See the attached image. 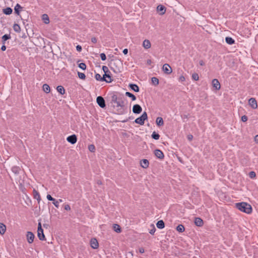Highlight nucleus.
<instances>
[{
  "instance_id": "f257e3e1",
  "label": "nucleus",
  "mask_w": 258,
  "mask_h": 258,
  "mask_svg": "<svg viewBox=\"0 0 258 258\" xmlns=\"http://www.w3.org/2000/svg\"><path fill=\"white\" fill-rule=\"evenodd\" d=\"M111 103L112 104H116V107H120V109H117L118 114H123V112L122 109L125 106L124 98L123 97H117V95L113 94L111 96Z\"/></svg>"
},
{
  "instance_id": "f03ea898",
  "label": "nucleus",
  "mask_w": 258,
  "mask_h": 258,
  "mask_svg": "<svg viewBox=\"0 0 258 258\" xmlns=\"http://www.w3.org/2000/svg\"><path fill=\"white\" fill-rule=\"evenodd\" d=\"M236 207L240 211L247 214H250L252 212L251 205L245 202L236 203Z\"/></svg>"
},
{
  "instance_id": "7ed1b4c3",
  "label": "nucleus",
  "mask_w": 258,
  "mask_h": 258,
  "mask_svg": "<svg viewBox=\"0 0 258 258\" xmlns=\"http://www.w3.org/2000/svg\"><path fill=\"white\" fill-rule=\"evenodd\" d=\"M109 67L116 74L121 72V63L119 60H112L109 64Z\"/></svg>"
},
{
  "instance_id": "20e7f679",
  "label": "nucleus",
  "mask_w": 258,
  "mask_h": 258,
  "mask_svg": "<svg viewBox=\"0 0 258 258\" xmlns=\"http://www.w3.org/2000/svg\"><path fill=\"white\" fill-rule=\"evenodd\" d=\"M147 118L148 115L147 112H144L141 116L135 119V122L140 125H143L145 123V120L147 119Z\"/></svg>"
},
{
  "instance_id": "39448f33",
  "label": "nucleus",
  "mask_w": 258,
  "mask_h": 258,
  "mask_svg": "<svg viewBox=\"0 0 258 258\" xmlns=\"http://www.w3.org/2000/svg\"><path fill=\"white\" fill-rule=\"evenodd\" d=\"M96 102L98 105L102 108H104L106 106L105 102L104 99L101 96H98L96 98Z\"/></svg>"
},
{
  "instance_id": "423d86ee",
  "label": "nucleus",
  "mask_w": 258,
  "mask_h": 258,
  "mask_svg": "<svg viewBox=\"0 0 258 258\" xmlns=\"http://www.w3.org/2000/svg\"><path fill=\"white\" fill-rule=\"evenodd\" d=\"M162 70L164 73L167 75L170 74L172 72L171 67L167 63H165L163 64Z\"/></svg>"
},
{
  "instance_id": "0eeeda50",
  "label": "nucleus",
  "mask_w": 258,
  "mask_h": 258,
  "mask_svg": "<svg viewBox=\"0 0 258 258\" xmlns=\"http://www.w3.org/2000/svg\"><path fill=\"white\" fill-rule=\"evenodd\" d=\"M154 154L157 158L160 160H162L164 158V155L163 152L159 149L155 150Z\"/></svg>"
},
{
  "instance_id": "6e6552de",
  "label": "nucleus",
  "mask_w": 258,
  "mask_h": 258,
  "mask_svg": "<svg viewBox=\"0 0 258 258\" xmlns=\"http://www.w3.org/2000/svg\"><path fill=\"white\" fill-rule=\"evenodd\" d=\"M67 140L71 144H75L77 141V137L76 135L74 134L68 137Z\"/></svg>"
},
{
  "instance_id": "1a4fd4ad",
  "label": "nucleus",
  "mask_w": 258,
  "mask_h": 258,
  "mask_svg": "<svg viewBox=\"0 0 258 258\" xmlns=\"http://www.w3.org/2000/svg\"><path fill=\"white\" fill-rule=\"evenodd\" d=\"M26 237L27 241L29 243H32L33 242L35 236L32 232H27Z\"/></svg>"
},
{
  "instance_id": "9d476101",
  "label": "nucleus",
  "mask_w": 258,
  "mask_h": 258,
  "mask_svg": "<svg viewBox=\"0 0 258 258\" xmlns=\"http://www.w3.org/2000/svg\"><path fill=\"white\" fill-rule=\"evenodd\" d=\"M248 103L252 109H256L257 107V102L254 98H250L248 100Z\"/></svg>"
},
{
  "instance_id": "9b49d317",
  "label": "nucleus",
  "mask_w": 258,
  "mask_h": 258,
  "mask_svg": "<svg viewBox=\"0 0 258 258\" xmlns=\"http://www.w3.org/2000/svg\"><path fill=\"white\" fill-rule=\"evenodd\" d=\"M142 111L141 106L139 104H135L133 107V112L135 114H139Z\"/></svg>"
},
{
  "instance_id": "f8f14e48",
  "label": "nucleus",
  "mask_w": 258,
  "mask_h": 258,
  "mask_svg": "<svg viewBox=\"0 0 258 258\" xmlns=\"http://www.w3.org/2000/svg\"><path fill=\"white\" fill-rule=\"evenodd\" d=\"M90 245L92 248L97 249L99 246L98 241L96 238H92L90 240Z\"/></svg>"
},
{
  "instance_id": "ddd939ff",
  "label": "nucleus",
  "mask_w": 258,
  "mask_h": 258,
  "mask_svg": "<svg viewBox=\"0 0 258 258\" xmlns=\"http://www.w3.org/2000/svg\"><path fill=\"white\" fill-rule=\"evenodd\" d=\"M166 8L163 5H159L157 7V11L160 12V15H163L166 12Z\"/></svg>"
},
{
  "instance_id": "4468645a",
  "label": "nucleus",
  "mask_w": 258,
  "mask_h": 258,
  "mask_svg": "<svg viewBox=\"0 0 258 258\" xmlns=\"http://www.w3.org/2000/svg\"><path fill=\"white\" fill-rule=\"evenodd\" d=\"M212 85L217 90L220 89V84L219 81L216 79H214L212 80Z\"/></svg>"
},
{
  "instance_id": "2eb2a0df",
  "label": "nucleus",
  "mask_w": 258,
  "mask_h": 258,
  "mask_svg": "<svg viewBox=\"0 0 258 258\" xmlns=\"http://www.w3.org/2000/svg\"><path fill=\"white\" fill-rule=\"evenodd\" d=\"M195 224L196 226L201 227L204 224L203 220L199 217H196L195 218Z\"/></svg>"
},
{
  "instance_id": "dca6fc26",
  "label": "nucleus",
  "mask_w": 258,
  "mask_h": 258,
  "mask_svg": "<svg viewBox=\"0 0 258 258\" xmlns=\"http://www.w3.org/2000/svg\"><path fill=\"white\" fill-rule=\"evenodd\" d=\"M140 164L142 168H147L149 167V162L147 159H142L140 161Z\"/></svg>"
},
{
  "instance_id": "f3484780",
  "label": "nucleus",
  "mask_w": 258,
  "mask_h": 258,
  "mask_svg": "<svg viewBox=\"0 0 258 258\" xmlns=\"http://www.w3.org/2000/svg\"><path fill=\"white\" fill-rule=\"evenodd\" d=\"M130 88L133 91L136 92H139L140 91V89L139 86L135 84H130L129 85Z\"/></svg>"
},
{
  "instance_id": "a211bd4d",
  "label": "nucleus",
  "mask_w": 258,
  "mask_h": 258,
  "mask_svg": "<svg viewBox=\"0 0 258 258\" xmlns=\"http://www.w3.org/2000/svg\"><path fill=\"white\" fill-rule=\"evenodd\" d=\"M151 43L150 41L149 40L146 39L143 41V46L145 49H149L151 47Z\"/></svg>"
},
{
  "instance_id": "6ab92c4d",
  "label": "nucleus",
  "mask_w": 258,
  "mask_h": 258,
  "mask_svg": "<svg viewBox=\"0 0 258 258\" xmlns=\"http://www.w3.org/2000/svg\"><path fill=\"white\" fill-rule=\"evenodd\" d=\"M6 226L3 223H0V234L3 235L6 231Z\"/></svg>"
},
{
  "instance_id": "aec40b11",
  "label": "nucleus",
  "mask_w": 258,
  "mask_h": 258,
  "mask_svg": "<svg viewBox=\"0 0 258 258\" xmlns=\"http://www.w3.org/2000/svg\"><path fill=\"white\" fill-rule=\"evenodd\" d=\"M37 236L40 240H45V235L43 233V230H41V232L37 230Z\"/></svg>"
},
{
  "instance_id": "412c9836",
  "label": "nucleus",
  "mask_w": 258,
  "mask_h": 258,
  "mask_svg": "<svg viewBox=\"0 0 258 258\" xmlns=\"http://www.w3.org/2000/svg\"><path fill=\"white\" fill-rule=\"evenodd\" d=\"M156 226L159 229H163L165 227V223L162 220H161L157 222Z\"/></svg>"
},
{
  "instance_id": "4be33fe9",
  "label": "nucleus",
  "mask_w": 258,
  "mask_h": 258,
  "mask_svg": "<svg viewBox=\"0 0 258 258\" xmlns=\"http://www.w3.org/2000/svg\"><path fill=\"white\" fill-rule=\"evenodd\" d=\"M156 124L158 126H160L163 125V119L161 117H158L156 120Z\"/></svg>"
},
{
  "instance_id": "5701e85b",
  "label": "nucleus",
  "mask_w": 258,
  "mask_h": 258,
  "mask_svg": "<svg viewBox=\"0 0 258 258\" xmlns=\"http://www.w3.org/2000/svg\"><path fill=\"white\" fill-rule=\"evenodd\" d=\"M113 229L114 231L117 233H120L121 231L120 226L117 224H114L113 225Z\"/></svg>"
},
{
  "instance_id": "b1692460",
  "label": "nucleus",
  "mask_w": 258,
  "mask_h": 258,
  "mask_svg": "<svg viewBox=\"0 0 258 258\" xmlns=\"http://www.w3.org/2000/svg\"><path fill=\"white\" fill-rule=\"evenodd\" d=\"M33 195L34 199H36L38 201V202H39L41 200V198L39 192L37 191L35 189H34Z\"/></svg>"
},
{
  "instance_id": "393cba45",
  "label": "nucleus",
  "mask_w": 258,
  "mask_h": 258,
  "mask_svg": "<svg viewBox=\"0 0 258 258\" xmlns=\"http://www.w3.org/2000/svg\"><path fill=\"white\" fill-rule=\"evenodd\" d=\"M226 42L230 45L233 44L235 43V40L231 37H226L225 38Z\"/></svg>"
},
{
  "instance_id": "a878e982",
  "label": "nucleus",
  "mask_w": 258,
  "mask_h": 258,
  "mask_svg": "<svg viewBox=\"0 0 258 258\" xmlns=\"http://www.w3.org/2000/svg\"><path fill=\"white\" fill-rule=\"evenodd\" d=\"M3 11V13L7 15L11 14L13 12L12 9L10 7H8L5 9H4Z\"/></svg>"
},
{
  "instance_id": "bb28decb",
  "label": "nucleus",
  "mask_w": 258,
  "mask_h": 258,
  "mask_svg": "<svg viewBox=\"0 0 258 258\" xmlns=\"http://www.w3.org/2000/svg\"><path fill=\"white\" fill-rule=\"evenodd\" d=\"M56 90L61 95H63L65 93V90L62 86H58Z\"/></svg>"
},
{
  "instance_id": "cd10ccee",
  "label": "nucleus",
  "mask_w": 258,
  "mask_h": 258,
  "mask_svg": "<svg viewBox=\"0 0 258 258\" xmlns=\"http://www.w3.org/2000/svg\"><path fill=\"white\" fill-rule=\"evenodd\" d=\"M42 19L45 24H47L49 23V19L47 14H43L42 16Z\"/></svg>"
},
{
  "instance_id": "c85d7f7f",
  "label": "nucleus",
  "mask_w": 258,
  "mask_h": 258,
  "mask_svg": "<svg viewBox=\"0 0 258 258\" xmlns=\"http://www.w3.org/2000/svg\"><path fill=\"white\" fill-rule=\"evenodd\" d=\"M22 7L18 4H17L15 7L14 10L15 13L18 15H20V9H22Z\"/></svg>"
},
{
  "instance_id": "c756f323",
  "label": "nucleus",
  "mask_w": 258,
  "mask_h": 258,
  "mask_svg": "<svg viewBox=\"0 0 258 258\" xmlns=\"http://www.w3.org/2000/svg\"><path fill=\"white\" fill-rule=\"evenodd\" d=\"M43 90L46 93H48L50 91V87L48 85L44 84L42 86Z\"/></svg>"
},
{
  "instance_id": "7c9ffc66",
  "label": "nucleus",
  "mask_w": 258,
  "mask_h": 258,
  "mask_svg": "<svg viewBox=\"0 0 258 258\" xmlns=\"http://www.w3.org/2000/svg\"><path fill=\"white\" fill-rule=\"evenodd\" d=\"M125 94L126 96L131 98L132 99V101H135L136 100V97L133 94H132L129 92H126Z\"/></svg>"
},
{
  "instance_id": "2f4dec72",
  "label": "nucleus",
  "mask_w": 258,
  "mask_h": 258,
  "mask_svg": "<svg viewBox=\"0 0 258 258\" xmlns=\"http://www.w3.org/2000/svg\"><path fill=\"white\" fill-rule=\"evenodd\" d=\"M2 42L3 44L5 43L6 41L11 38L10 34H5L2 36Z\"/></svg>"
},
{
  "instance_id": "473e14b6",
  "label": "nucleus",
  "mask_w": 258,
  "mask_h": 258,
  "mask_svg": "<svg viewBox=\"0 0 258 258\" xmlns=\"http://www.w3.org/2000/svg\"><path fill=\"white\" fill-rule=\"evenodd\" d=\"M13 29H14V30L17 33H19L21 31L20 26L18 24H14Z\"/></svg>"
},
{
  "instance_id": "72a5a7b5",
  "label": "nucleus",
  "mask_w": 258,
  "mask_h": 258,
  "mask_svg": "<svg viewBox=\"0 0 258 258\" xmlns=\"http://www.w3.org/2000/svg\"><path fill=\"white\" fill-rule=\"evenodd\" d=\"M151 137L152 139L157 140L159 139L160 135L159 134L157 133L156 132L154 131L153 132L151 135Z\"/></svg>"
},
{
  "instance_id": "f704fd0d",
  "label": "nucleus",
  "mask_w": 258,
  "mask_h": 258,
  "mask_svg": "<svg viewBox=\"0 0 258 258\" xmlns=\"http://www.w3.org/2000/svg\"><path fill=\"white\" fill-rule=\"evenodd\" d=\"M12 171L16 174H19V171H20V168L18 166H14L12 168Z\"/></svg>"
},
{
  "instance_id": "c9c22d12",
  "label": "nucleus",
  "mask_w": 258,
  "mask_h": 258,
  "mask_svg": "<svg viewBox=\"0 0 258 258\" xmlns=\"http://www.w3.org/2000/svg\"><path fill=\"white\" fill-rule=\"evenodd\" d=\"M185 228L183 225L180 224L176 227V230L179 232H182L184 231Z\"/></svg>"
},
{
  "instance_id": "e433bc0d",
  "label": "nucleus",
  "mask_w": 258,
  "mask_h": 258,
  "mask_svg": "<svg viewBox=\"0 0 258 258\" xmlns=\"http://www.w3.org/2000/svg\"><path fill=\"white\" fill-rule=\"evenodd\" d=\"M152 83L155 86L159 84V80L156 77H152L151 79Z\"/></svg>"
},
{
  "instance_id": "4c0bfd02",
  "label": "nucleus",
  "mask_w": 258,
  "mask_h": 258,
  "mask_svg": "<svg viewBox=\"0 0 258 258\" xmlns=\"http://www.w3.org/2000/svg\"><path fill=\"white\" fill-rule=\"evenodd\" d=\"M104 76L106 78H107V81H106V82L107 83H110L112 81V80L111 79V76L110 75L106 73L104 74Z\"/></svg>"
},
{
  "instance_id": "58836bf2",
  "label": "nucleus",
  "mask_w": 258,
  "mask_h": 258,
  "mask_svg": "<svg viewBox=\"0 0 258 258\" xmlns=\"http://www.w3.org/2000/svg\"><path fill=\"white\" fill-rule=\"evenodd\" d=\"M89 150L91 152H94L95 151V147L94 145L91 144L88 146Z\"/></svg>"
},
{
  "instance_id": "ea45409f",
  "label": "nucleus",
  "mask_w": 258,
  "mask_h": 258,
  "mask_svg": "<svg viewBox=\"0 0 258 258\" xmlns=\"http://www.w3.org/2000/svg\"><path fill=\"white\" fill-rule=\"evenodd\" d=\"M78 75L80 79L82 80H85L86 78V76L85 74L81 72H78Z\"/></svg>"
},
{
  "instance_id": "a19ab883",
  "label": "nucleus",
  "mask_w": 258,
  "mask_h": 258,
  "mask_svg": "<svg viewBox=\"0 0 258 258\" xmlns=\"http://www.w3.org/2000/svg\"><path fill=\"white\" fill-rule=\"evenodd\" d=\"M192 79L195 81H198L199 79V75L197 73H194L192 75Z\"/></svg>"
},
{
  "instance_id": "79ce46f5",
  "label": "nucleus",
  "mask_w": 258,
  "mask_h": 258,
  "mask_svg": "<svg viewBox=\"0 0 258 258\" xmlns=\"http://www.w3.org/2000/svg\"><path fill=\"white\" fill-rule=\"evenodd\" d=\"M79 67L81 69L85 70L86 69V65L84 62H81L79 64Z\"/></svg>"
},
{
  "instance_id": "37998d69",
  "label": "nucleus",
  "mask_w": 258,
  "mask_h": 258,
  "mask_svg": "<svg viewBox=\"0 0 258 258\" xmlns=\"http://www.w3.org/2000/svg\"><path fill=\"white\" fill-rule=\"evenodd\" d=\"M151 226L152 227V229L151 230H150L149 233L153 235L155 232L156 228L153 224H152Z\"/></svg>"
},
{
  "instance_id": "c03bdc74",
  "label": "nucleus",
  "mask_w": 258,
  "mask_h": 258,
  "mask_svg": "<svg viewBox=\"0 0 258 258\" xmlns=\"http://www.w3.org/2000/svg\"><path fill=\"white\" fill-rule=\"evenodd\" d=\"M249 176L251 178H254V177L256 176V174H255V172H254V171H250V172L249 173Z\"/></svg>"
},
{
  "instance_id": "a18cd8bd",
  "label": "nucleus",
  "mask_w": 258,
  "mask_h": 258,
  "mask_svg": "<svg viewBox=\"0 0 258 258\" xmlns=\"http://www.w3.org/2000/svg\"><path fill=\"white\" fill-rule=\"evenodd\" d=\"M100 57L102 60H105L106 59V56L105 53H102L100 54Z\"/></svg>"
},
{
  "instance_id": "49530a36",
  "label": "nucleus",
  "mask_w": 258,
  "mask_h": 258,
  "mask_svg": "<svg viewBox=\"0 0 258 258\" xmlns=\"http://www.w3.org/2000/svg\"><path fill=\"white\" fill-rule=\"evenodd\" d=\"M46 198H47V200H48V201H53H53H55V199H54L53 198H52V197L51 196V195H47Z\"/></svg>"
},
{
  "instance_id": "de8ad7c7",
  "label": "nucleus",
  "mask_w": 258,
  "mask_h": 258,
  "mask_svg": "<svg viewBox=\"0 0 258 258\" xmlns=\"http://www.w3.org/2000/svg\"><path fill=\"white\" fill-rule=\"evenodd\" d=\"M248 119V118H247V116L244 115L243 116H241V120L243 121V122H245Z\"/></svg>"
},
{
  "instance_id": "09e8293b",
  "label": "nucleus",
  "mask_w": 258,
  "mask_h": 258,
  "mask_svg": "<svg viewBox=\"0 0 258 258\" xmlns=\"http://www.w3.org/2000/svg\"><path fill=\"white\" fill-rule=\"evenodd\" d=\"M95 79H96V80H97V81H100V80L101 79V76L99 74H96L95 75Z\"/></svg>"
},
{
  "instance_id": "8fccbe9b",
  "label": "nucleus",
  "mask_w": 258,
  "mask_h": 258,
  "mask_svg": "<svg viewBox=\"0 0 258 258\" xmlns=\"http://www.w3.org/2000/svg\"><path fill=\"white\" fill-rule=\"evenodd\" d=\"M53 204L55 206V207L57 208L59 207V201H57L55 200V201L53 202Z\"/></svg>"
},
{
  "instance_id": "3c124183",
  "label": "nucleus",
  "mask_w": 258,
  "mask_h": 258,
  "mask_svg": "<svg viewBox=\"0 0 258 258\" xmlns=\"http://www.w3.org/2000/svg\"><path fill=\"white\" fill-rule=\"evenodd\" d=\"M64 209L66 211H70L71 210V207L69 205H65L64 206Z\"/></svg>"
},
{
  "instance_id": "603ef678",
  "label": "nucleus",
  "mask_w": 258,
  "mask_h": 258,
  "mask_svg": "<svg viewBox=\"0 0 258 258\" xmlns=\"http://www.w3.org/2000/svg\"><path fill=\"white\" fill-rule=\"evenodd\" d=\"M102 70L104 71L105 74L107 73L108 71V69L106 66H103L102 67Z\"/></svg>"
},
{
  "instance_id": "864d4df0",
  "label": "nucleus",
  "mask_w": 258,
  "mask_h": 258,
  "mask_svg": "<svg viewBox=\"0 0 258 258\" xmlns=\"http://www.w3.org/2000/svg\"><path fill=\"white\" fill-rule=\"evenodd\" d=\"M43 229L42 228V226H41V224L40 222H39L38 223V231H39L40 232H41V230Z\"/></svg>"
},
{
  "instance_id": "5fc2aeb1",
  "label": "nucleus",
  "mask_w": 258,
  "mask_h": 258,
  "mask_svg": "<svg viewBox=\"0 0 258 258\" xmlns=\"http://www.w3.org/2000/svg\"><path fill=\"white\" fill-rule=\"evenodd\" d=\"M76 49L78 51H79L80 52L81 50H82V47L81 46L79 45H78L77 46H76Z\"/></svg>"
},
{
  "instance_id": "6e6d98bb",
  "label": "nucleus",
  "mask_w": 258,
  "mask_h": 258,
  "mask_svg": "<svg viewBox=\"0 0 258 258\" xmlns=\"http://www.w3.org/2000/svg\"><path fill=\"white\" fill-rule=\"evenodd\" d=\"M179 80L181 82H184L185 80V79L183 76H181L179 77Z\"/></svg>"
},
{
  "instance_id": "4d7b16f0",
  "label": "nucleus",
  "mask_w": 258,
  "mask_h": 258,
  "mask_svg": "<svg viewBox=\"0 0 258 258\" xmlns=\"http://www.w3.org/2000/svg\"><path fill=\"white\" fill-rule=\"evenodd\" d=\"M97 40L96 38H95V37H92L91 38V41L93 43H96L97 42Z\"/></svg>"
},
{
  "instance_id": "13d9d810",
  "label": "nucleus",
  "mask_w": 258,
  "mask_h": 258,
  "mask_svg": "<svg viewBox=\"0 0 258 258\" xmlns=\"http://www.w3.org/2000/svg\"><path fill=\"white\" fill-rule=\"evenodd\" d=\"M100 81H107V79H106V78L104 76V75H103V76L102 77H101V79L100 80Z\"/></svg>"
},
{
  "instance_id": "bf43d9fd",
  "label": "nucleus",
  "mask_w": 258,
  "mask_h": 258,
  "mask_svg": "<svg viewBox=\"0 0 258 258\" xmlns=\"http://www.w3.org/2000/svg\"><path fill=\"white\" fill-rule=\"evenodd\" d=\"M1 49L2 51H5L6 49V46L5 45V44H4V45H2V47H1Z\"/></svg>"
},
{
  "instance_id": "052dcab7",
  "label": "nucleus",
  "mask_w": 258,
  "mask_h": 258,
  "mask_svg": "<svg viewBox=\"0 0 258 258\" xmlns=\"http://www.w3.org/2000/svg\"><path fill=\"white\" fill-rule=\"evenodd\" d=\"M123 53L124 54H127L128 53V49L127 48H125L123 50Z\"/></svg>"
},
{
  "instance_id": "680f3d73",
  "label": "nucleus",
  "mask_w": 258,
  "mask_h": 258,
  "mask_svg": "<svg viewBox=\"0 0 258 258\" xmlns=\"http://www.w3.org/2000/svg\"><path fill=\"white\" fill-rule=\"evenodd\" d=\"M199 64H200V65L203 66L205 65V62H204V61L203 60H201L199 61Z\"/></svg>"
},
{
  "instance_id": "e2e57ef3",
  "label": "nucleus",
  "mask_w": 258,
  "mask_h": 258,
  "mask_svg": "<svg viewBox=\"0 0 258 258\" xmlns=\"http://www.w3.org/2000/svg\"><path fill=\"white\" fill-rule=\"evenodd\" d=\"M139 252L141 253H143L144 252V249L143 248H139Z\"/></svg>"
},
{
  "instance_id": "0e129e2a",
  "label": "nucleus",
  "mask_w": 258,
  "mask_h": 258,
  "mask_svg": "<svg viewBox=\"0 0 258 258\" xmlns=\"http://www.w3.org/2000/svg\"><path fill=\"white\" fill-rule=\"evenodd\" d=\"M254 141L256 143H258V135L255 136Z\"/></svg>"
},
{
  "instance_id": "69168bd1",
  "label": "nucleus",
  "mask_w": 258,
  "mask_h": 258,
  "mask_svg": "<svg viewBox=\"0 0 258 258\" xmlns=\"http://www.w3.org/2000/svg\"><path fill=\"white\" fill-rule=\"evenodd\" d=\"M192 138H193V136H192V135H188V136H187V138H188V139L189 140H190V141L192 140Z\"/></svg>"
},
{
  "instance_id": "338daca9",
  "label": "nucleus",
  "mask_w": 258,
  "mask_h": 258,
  "mask_svg": "<svg viewBox=\"0 0 258 258\" xmlns=\"http://www.w3.org/2000/svg\"><path fill=\"white\" fill-rule=\"evenodd\" d=\"M147 63L149 65H150L152 63V60L151 59H148L147 61Z\"/></svg>"
},
{
  "instance_id": "774afa93",
  "label": "nucleus",
  "mask_w": 258,
  "mask_h": 258,
  "mask_svg": "<svg viewBox=\"0 0 258 258\" xmlns=\"http://www.w3.org/2000/svg\"><path fill=\"white\" fill-rule=\"evenodd\" d=\"M97 183L98 184V185H101L102 184V182L101 180H98L97 181Z\"/></svg>"
}]
</instances>
